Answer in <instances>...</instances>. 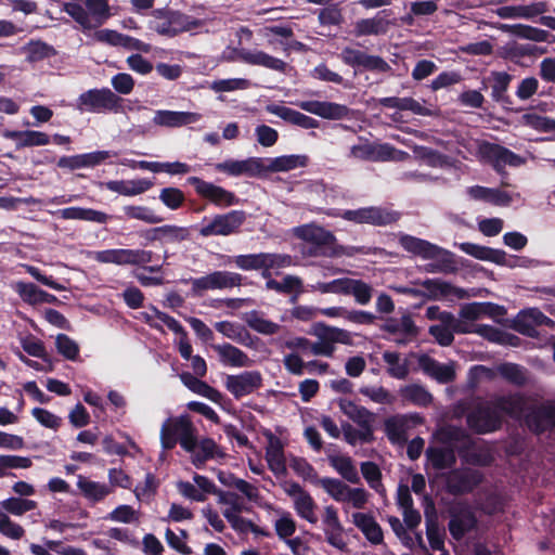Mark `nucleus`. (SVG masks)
<instances>
[{"mask_svg": "<svg viewBox=\"0 0 555 555\" xmlns=\"http://www.w3.org/2000/svg\"><path fill=\"white\" fill-rule=\"evenodd\" d=\"M435 437L447 447H453L454 443L461 442V446L457 447V453L467 463L487 466L492 462V456L487 452H470L475 448V441L462 427L454 425L441 426L436 430Z\"/></svg>", "mask_w": 555, "mask_h": 555, "instance_id": "f257e3e1", "label": "nucleus"}, {"mask_svg": "<svg viewBox=\"0 0 555 555\" xmlns=\"http://www.w3.org/2000/svg\"><path fill=\"white\" fill-rule=\"evenodd\" d=\"M152 15L154 20L151 22V28L158 35L169 38L197 29L204 24L201 20L169 8L155 9Z\"/></svg>", "mask_w": 555, "mask_h": 555, "instance_id": "f03ea898", "label": "nucleus"}, {"mask_svg": "<svg viewBox=\"0 0 555 555\" xmlns=\"http://www.w3.org/2000/svg\"><path fill=\"white\" fill-rule=\"evenodd\" d=\"M124 99L109 88H94L82 92L76 100L75 108L80 113H119Z\"/></svg>", "mask_w": 555, "mask_h": 555, "instance_id": "7ed1b4c3", "label": "nucleus"}, {"mask_svg": "<svg viewBox=\"0 0 555 555\" xmlns=\"http://www.w3.org/2000/svg\"><path fill=\"white\" fill-rule=\"evenodd\" d=\"M346 221L373 227H388L401 219V212L387 206H367L358 209H346L334 215Z\"/></svg>", "mask_w": 555, "mask_h": 555, "instance_id": "20e7f679", "label": "nucleus"}, {"mask_svg": "<svg viewBox=\"0 0 555 555\" xmlns=\"http://www.w3.org/2000/svg\"><path fill=\"white\" fill-rule=\"evenodd\" d=\"M246 220L247 212L244 210L217 214L210 219L204 217L198 234L202 237L235 235L241 233L242 225Z\"/></svg>", "mask_w": 555, "mask_h": 555, "instance_id": "39448f33", "label": "nucleus"}, {"mask_svg": "<svg viewBox=\"0 0 555 555\" xmlns=\"http://www.w3.org/2000/svg\"><path fill=\"white\" fill-rule=\"evenodd\" d=\"M514 76L507 72L492 70L488 76L481 79L480 90H491V99L493 102L500 104L505 111L519 113L521 107L514 106V100L508 94V89Z\"/></svg>", "mask_w": 555, "mask_h": 555, "instance_id": "423d86ee", "label": "nucleus"}, {"mask_svg": "<svg viewBox=\"0 0 555 555\" xmlns=\"http://www.w3.org/2000/svg\"><path fill=\"white\" fill-rule=\"evenodd\" d=\"M94 258L101 263L130 264L144 268L147 263L154 261L155 258H158V256L147 249L115 248L96 251Z\"/></svg>", "mask_w": 555, "mask_h": 555, "instance_id": "0eeeda50", "label": "nucleus"}, {"mask_svg": "<svg viewBox=\"0 0 555 555\" xmlns=\"http://www.w3.org/2000/svg\"><path fill=\"white\" fill-rule=\"evenodd\" d=\"M466 423L468 428L478 435L490 434L502 427V415L495 411L491 401L477 404L467 415Z\"/></svg>", "mask_w": 555, "mask_h": 555, "instance_id": "6e6552de", "label": "nucleus"}, {"mask_svg": "<svg viewBox=\"0 0 555 555\" xmlns=\"http://www.w3.org/2000/svg\"><path fill=\"white\" fill-rule=\"evenodd\" d=\"M188 182L194 186L196 194L219 208H227L238 205L241 199L232 191H229L212 182L205 181L198 177H190Z\"/></svg>", "mask_w": 555, "mask_h": 555, "instance_id": "1a4fd4ad", "label": "nucleus"}, {"mask_svg": "<svg viewBox=\"0 0 555 555\" xmlns=\"http://www.w3.org/2000/svg\"><path fill=\"white\" fill-rule=\"evenodd\" d=\"M483 474L477 469L453 468L446 475V490L451 495L472 493L483 481Z\"/></svg>", "mask_w": 555, "mask_h": 555, "instance_id": "9d476101", "label": "nucleus"}, {"mask_svg": "<svg viewBox=\"0 0 555 555\" xmlns=\"http://www.w3.org/2000/svg\"><path fill=\"white\" fill-rule=\"evenodd\" d=\"M339 59L345 65L373 73H389L391 66L379 55H371L364 51L345 47L339 53Z\"/></svg>", "mask_w": 555, "mask_h": 555, "instance_id": "9b49d317", "label": "nucleus"}, {"mask_svg": "<svg viewBox=\"0 0 555 555\" xmlns=\"http://www.w3.org/2000/svg\"><path fill=\"white\" fill-rule=\"evenodd\" d=\"M400 246L408 253L422 257L423 259L431 260L437 259L441 255L444 256L442 259L443 264H450V257L452 254L442 247L430 243L429 241L410 235V234H401L399 236Z\"/></svg>", "mask_w": 555, "mask_h": 555, "instance_id": "f8f14e48", "label": "nucleus"}, {"mask_svg": "<svg viewBox=\"0 0 555 555\" xmlns=\"http://www.w3.org/2000/svg\"><path fill=\"white\" fill-rule=\"evenodd\" d=\"M553 327L555 322L538 308H528L518 312L512 322V328L521 335L535 338L539 336L538 326Z\"/></svg>", "mask_w": 555, "mask_h": 555, "instance_id": "ddd939ff", "label": "nucleus"}, {"mask_svg": "<svg viewBox=\"0 0 555 555\" xmlns=\"http://www.w3.org/2000/svg\"><path fill=\"white\" fill-rule=\"evenodd\" d=\"M450 521L448 529L451 537L461 541L466 533L474 530L477 526V517L474 511L465 504H459L449 509Z\"/></svg>", "mask_w": 555, "mask_h": 555, "instance_id": "4468645a", "label": "nucleus"}, {"mask_svg": "<svg viewBox=\"0 0 555 555\" xmlns=\"http://www.w3.org/2000/svg\"><path fill=\"white\" fill-rule=\"evenodd\" d=\"M525 424L535 435L555 430V404L532 406L525 415Z\"/></svg>", "mask_w": 555, "mask_h": 555, "instance_id": "2eb2a0df", "label": "nucleus"}, {"mask_svg": "<svg viewBox=\"0 0 555 555\" xmlns=\"http://www.w3.org/2000/svg\"><path fill=\"white\" fill-rule=\"evenodd\" d=\"M215 169L218 172H223L231 177H259L264 173V158L249 157L243 160L227 159L222 163H217Z\"/></svg>", "mask_w": 555, "mask_h": 555, "instance_id": "dca6fc26", "label": "nucleus"}, {"mask_svg": "<svg viewBox=\"0 0 555 555\" xmlns=\"http://www.w3.org/2000/svg\"><path fill=\"white\" fill-rule=\"evenodd\" d=\"M262 386V376L258 371H245L237 375H227L225 388L235 398L241 399Z\"/></svg>", "mask_w": 555, "mask_h": 555, "instance_id": "f3484780", "label": "nucleus"}, {"mask_svg": "<svg viewBox=\"0 0 555 555\" xmlns=\"http://www.w3.org/2000/svg\"><path fill=\"white\" fill-rule=\"evenodd\" d=\"M232 53L236 55V57L229 56L228 60L234 61L238 60L243 63L254 65V66H262L264 68L275 70L279 73H285L287 69V63L281 59L272 56L264 51L261 50H248L245 48L242 49H233Z\"/></svg>", "mask_w": 555, "mask_h": 555, "instance_id": "a211bd4d", "label": "nucleus"}, {"mask_svg": "<svg viewBox=\"0 0 555 555\" xmlns=\"http://www.w3.org/2000/svg\"><path fill=\"white\" fill-rule=\"evenodd\" d=\"M481 153L496 172H501L505 166L518 167L525 163L521 156L495 143H485Z\"/></svg>", "mask_w": 555, "mask_h": 555, "instance_id": "6ab92c4d", "label": "nucleus"}, {"mask_svg": "<svg viewBox=\"0 0 555 555\" xmlns=\"http://www.w3.org/2000/svg\"><path fill=\"white\" fill-rule=\"evenodd\" d=\"M298 106L305 112L331 120L344 119L350 112L349 107L344 104L327 101H301Z\"/></svg>", "mask_w": 555, "mask_h": 555, "instance_id": "aec40b11", "label": "nucleus"}, {"mask_svg": "<svg viewBox=\"0 0 555 555\" xmlns=\"http://www.w3.org/2000/svg\"><path fill=\"white\" fill-rule=\"evenodd\" d=\"M115 154L111 151H94L90 153L77 154L73 156H62L57 160L59 168L76 170L80 168H93Z\"/></svg>", "mask_w": 555, "mask_h": 555, "instance_id": "412c9836", "label": "nucleus"}, {"mask_svg": "<svg viewBox=\"0 0 555 555\" xmlns=\"http://www.w3.org/2000/svg\"><path fill=\"white\" fill-rule=\"evenodd\" d=\"M295 235L304 242L318 245L319 247H343L337 244V238L333 232L320 225H300L296 228Z\"/></svg>", "mask_w": 555, "mask_h": 555, "instance_id": "4be33fe9", "label": "nucleus"}, {"mask_svg": "<svg viewBox=\"0 0 555 555\" xmlns=\"http://www.w3.org/2000/svg\"><path fill=\"white\" fill-rule=\"evenodd\" d=\"M322 521L324 524V534L326 542L330 545L344 551L347 544L343 539L344 527L339 520L337 508L333 505L326 506L324 508Z\"/></svg>", "mask_w": 555, "mask_h": 555, "instance_id": "5701e85b", "label": "nucleus"}, {"mask_svg": "<svg viewBox=\"0 0 555 555\" xmlns=\"http://www.w3.org/2000/svg\"><path fill=\"white\" fill-rule=\"evenodd\" d=\"M396 151L397 150L388 143L374 145L366 142L351 146L350 156L361 160L387 162L393 158Z\"/></svg>", "mask_w": 555, "mask_h": 555, "instance_id": "b1692460", "label": "nucleus"}, {"mask_svg": "<svg viewBox=\"0 0 555 555\" xmlns=\"http://www.w3.org/2000/svg\"><path fill=\"white\" fill-rule=\"evenodd\" d=\"M421 285L426 289L424 297L433 300L448 296H455L459 299H464L468 296L464 288L456 287L451 283L439 279H426L421 283Z\"/></svg>", "mask_w": 555, "mask_h": 555, "instance_id": "393cba45", "label": "nucleus"}, {"mask_svg": "<svg viewBox=\"0 0 555 555\" xmlns=\"http://www.w3.org/2000/svg\"><path fill=\"white\" fill-rule=\"evenodd\" d=\"M391 14V10H382L372 18H362L354 24V34L357 37L384 35L389 28L387 16Z\"/></svg>", "mask_w": 555, "mask_h": 555, "instance_id": "a878e982", "label": "nucleus"}, {"mask_svg": "<svg viewBox=\"0 0 555 555\" xmlns=\"http://www.w3.org/2000/svg\"><path fill=\"white\" fill-rule=\"evenodd\" d=\"M267 111L284 121L302 129H314L319 127V120L284 105L271 104L267 106Z\"/></svg>", "mask_w": 555, "mask_h": 555, "instance_id": "bb28decb", "label": "nucleus"}, {"mask_svg": "<svg viewBox=\"0 0 555 555\" xmlns=\"http://www.w3.org/2000/svg\"><path fill=\"white\" fill-rule=\"evenodd\" d=\"M156 318L162 321L170 331H172L175 334L179 335V352L180 356L184 360H190L192 356V345L188 337V332L185 328L181 325V323L176 320L173 317L158 310L157 308L153 307Z\"/></svg>", "mask_w": 555, "mask_h": 555, "instance_id": "cd10ccee", "label": "nucleus"}, {"mask_svg": "<svg viewBox=\"0 0 555 555\" xmlns=\"http://www.w3.org/2000/svg\"><path fill=\"white\" fill-rule=\"evenodd\" d=\"M3 137L15 141L16 150L42 146L50 143L49 134L37 130H5Z\"/></svg>", "mask_w": 555, "mask_h": 555, "instance_id": "c85d7f7f", "label": "nucleus"}, {"mask_svg": "<svg viewBox=\"0 0 555 555\" xmlns=\"http://www.w3.org/2000/svg\"><path fill=\"white\" fill-rule=\"evenodd\" d=\"M491 405L500 414L504 413L511 417H520L526 409V400L520 393L503 395L493 398Z\"/></svg>", "mask_w": 555, "mask_h": 555, "instance_id": "c756f323", "label": "nucleus"}, {"mask_svg": "<svg viewBox=\"0 0 555 555\" xmlns=\"http://www.w3.org/2000/svg\"><path fill=\"white\" fill-rule=\"evenodd\" d=\"M418 365L424 373L434 377L439 383H451L455 378V372L451 366L438 362L428 354H422L418 358Z\"/></svg>", "mask_w": 555, "mask_h": 555, "instance_id": "7c9ffc66", "label": "nucleus"}, {"mask_svg": "<svg viewBox=\"0 0 555 555\" xmlns=\"http://www.w3.org/2000/svg\"><path fill=\"white\" fill-rule=\"evenodd\" d=\"M354 526L361 530L372 544H380L384 541L382 527L371 514L357 512L352 515Z\"/></svg>", "mask_w": 555, "mask_h": 555, "instance_id": "2f4dec72", "label": "nucleus"}, {"mask_svg": "<svg viewBox=\"0 0 555 555\" xmlns=\"http://www.w3.org/2000/svg\"><path fill=\"white\" fill-rule=\"evenodd\" d=\"M340 411L360 428H373L374 414L366 408L356 404L348 399H339Z\"/></svg>", "mask_w": 555, "mask_h": 555, "instance_id": "473e14b6", "label": "nucleus"}, {"mask_svg": "<svg viewBox=\"0 0 555 555\" xmlns=\"http://www.w3.org/2000/svg\"><path fill=\"white\" fill-rule=\"evenodd\" d=\"M266 460L269 469L276 476L286 473V461L284 456V447L282 441L270 435L269 444L266 449Z\"/></svg>", "mask_w": 555, "mask_h": 555, "instance_id": "72a5a7b5", "label": "nucleus"}, {"mask_svg": "<svg viewBox=\"0 0 555 555\" xmlns=\"http://www.w3.org/2000/svg\"><path fill=\"white\" fill-rule=\"evenodd\" d=\"M308 163L309 157L307 155H283L267 158L264 159V173L289 171L298 167H306Z\"/></svg>", "mask_w": 555, "mask_h": 555, "instance_id": "f704fd0d", "label": "nucleus"}, {"mask_svg": "<svg viewBox=\"0 0 555 555\" xmlns=\"http://www.w3.org/2000/svg\"><path fill=\"white\" fill-rule=\"evenodd\" d=\"M107 190L125 196H135L149 191L153 182L149 179L112 180L105 183Z\"/></svg>", "mask_w": 555, "mask_h": 555, "instance_id": "c9c22d12", "label": "nucleus"}, {"mask_svg": "<svg viewBox=\"0 0 555 555\" xmlns=\"http://www.w3.org/2000/svg\"><path fill=\"white\" fill-rule=\"evenodd\" d=\"M215 328L223 336L246 347H253L255 340L258 339L257 337H254L243 325L230 321L217 322L215 323Z\"/></svg>", "mask_w": 555, "mask_h": 555, "instance_id": "e433bc0d", "label": "nucleus"}, {"mask_svg": "<svg viewBox=\"0 0 555 555\" xmlns=\"http://www.w3.org/2000/svg\"><path fill=\"white\" fill-rule=\"evenodd\" d=\"M215 351H217L220 361L224 365L234 367H244L250 365V359L240 348L225 343L222 345H212Z\"/></svg>", "mask_w": 555, "mask_h": 555, "instance_id": "4c0bfd02", "label": "nucleus"}, {"mask_svg": "<svg viewBox=\"0 0 555 555\" xmlns=\"http://www.w3.org/2000/svg\"><path fill=\"white\" fill-rule=\"evenodd\" d=\"M180 378L183 385L194 393L203 396L215 403H219L221 401L222 393L218 389L211 387L206 382L201 380L190 372L181 373Z\"/></svg>", "mask_w": 555, "mask_h": 555, "instance_id": "58836bf2", "label": "nucleus"}, {"mask_svg": "<svg viewBox=\"0 0 555 555\" xmlns=\"http://www.w3.org/2000/svg\"><path fill=\"white\" fill-rule=\"evenodd\" d=\"M266 288L270 291H275L279 294L284 295H293L292 301H296L297 297L304 293V283L299 276L296 275H285L281 282L269 279L266 282Z\"/></svg>", "mask_w": 555, "mask_h": 555, "instance_id": "ea45409f", "label": "nucleus"}, {"mask_svg": "<svg viewBox=\"0 0 555 555\" xmlns=\"http://www.w3.org/2000/svg\"><path fill=\"white\" fill-rule=\"evenodd\" d=\"M343 295H352L356 302L365 306L373 297V287L362 280L344 278Z\"/></svg>", "mask_w": 555, "mask_h": 555, "instance_id": "a19ab883", "label": "nucleus"}, {"mask_svg": "<svg viewBox=\"0 0 555 555\" xmlns=\"http://www.w3.org/2000/svg\"><path fill=\"white\" fill-rule=\"evenodd\" d=\"M426 456L433 467L438 470L451 468L456 463L454 447H429Z\"/></svg>", "mask_w": 555, "mask_h": 555, "instance_id": "79ce46f5", "label": "nucleus"}, {"mask_svg": "<svg viewBox=\"0 0 555 555\" xmlns=\"http://www.w3.org/2000/svg\"><path fill=\"white\" fill-rule=\"evenodd\" d=\"M153 121L165 127H180L195 121V114L190 112L157 111Z\"/></svg>", "mask_w": 555, "mask_h": 555, "instance_id": "37998d69", "label": "nucleus"}, {"mask_svg": "<svg viewBox=\"0 0 555 555\" xmlns=\"http://www.w3.org/2000/svg\"><path fill=\"white\" fill-rule=\"evenodd\" d=\"M547 11V4L545 2H537L528 5L518 7H503L499 10L501 17H524L533 18Z\"/></svg>", "mask_w": 555, "mask_h": 555, "instance_id": "c03bdc74", "label": "nucleus"}, {"mask_svg": "<svg viewBox=\"0 0 555 555\" xmlns=\"http://www.w3.org/2000/svg\"><path fill=\"white\" fill-rule=\"evenodd\" d=\"M331 466L347 481L359 483L360 477L351 457L344 455L328 456Z\"/></svg>", "mask_w": 555, "mask_h": 555, "instance_id": "a18cd8bd", "label": "nucleus"}, {"mask_svg": "<svg viewBox=\"0 0 555 555\" xmlns=\"http://www.w3.org/2000/svg\"><path fill=\"white\" fill-rule=\"evenodd\" d=\"M77 486L83 496L93 502H100L111 493V488L107 485L89 480L82 476H79Z\"/></svg>", "mask_w": 555, "mask_h": 555, "instance_id": "49530a36", "label": "nucleus"}, {"mask_svg": "<svg viewBox=\"0 0 555 555\" xmlns=\"http://www.w3.org/2000/svg\"><path fill=\"white\" fill-rule=\"evenodd\" d=\"M198 451L194 454L193 464L201 467L206 461L215 457H224V452L219 449L216 441L211 438L202 439L198 444Z\"/></svg>", "mask_w": 555, "mask_h": 555, "instance_id": "de8ad7c7", "label": "nucleus"}, {"mask_svg": "<svg viewBox=\"0 0 555 555\" xmlns=\"http://www.w3.org/2000/svg\"><path fill=\"white\" fill-rule=\"evenodd\" d=\"M138 167L152 172H167L169 175H185L191 170L190 165L181 162L159 163L141 160L138 163Z\"/></svg>", "mask_w": 555, "mask_h": 555, "instance_id": "09e8293b", "label": "nucleus"}, {"mask_svg": "<svg viewBox=\"0 0 555 555\" xmlns=\"http://www.w3.org/2000/svg\"><path fill=\"white\" fill-rule=\"evenodd\" d=\"M26 60L29 63H36L56 54L55 49L41 40H30L24 48Z\"/></svg>", "mask_w": 555, "mask_h": 555, "instance_id": "8fccbe9b", "label": "nucleus"}, {"mask_svg": "<svg viewBox=\"0 0 555 555\" xmlns=\"http://www.w3.org/2000/svg\"><path fill=\"white\" fill-rule=\"evenodd\" d=\"M122 210L128 219L140 220L149 224L160 223L165 220L147 206L127 205L122 207Z\"/></svg>", "mask_w": 555, "mask_h": 555, "instance_id": "3c124183", "label": "nucleus"}, {"mask_svg": "<svg viewBox=\"0 0 555 555\" xmlns=\"http://www.w3.org/2000/svg\"><path fill=\"white\" fill-rule=\"evenodd\" d=\"M0 506L5 511L4 513L14 516H22L27 512L34 511L38 507V503L34 500L11 496L0 502Z\"/></svg>", "mask_w": 555, "mask_h": 555, "instance_id": "603ef678", "label": "nucleus"}, {"mask_svg": "<svg viewBox=\"0 0 555 555\" xmlns=\"http://www.w3.org/2000/svg\"><path fill=\"white\" fill-rule=\"evenodd\" d=\"M508 30L512 35L518 38L528 39L534 42L550 41L548 38L552 36L547 30L524 24L508 26Z\"/></svg>", "mask_w": 555, "mask_h": 555, "instance_id": "864d4df0", "label": "nucleus"}, {"mask_svg": "<svg viewBox=\"0 0 555 555\" xmlns=\"http://www.w3.org/2000/svg\"><path fill=\"white\" fill-rule=\"evenodd\" d=\"M294 507L296 513L302 519H306L310 524L318 522V516L315 515L317 504L313 498L307 492L302 493L301 496H297L294 500Z\"/></svg>", "mask_w": 555, "mask_h": 555, "instance_id": "5fc2aeb1", "label": "nucleus"}, {"mask_svg": "<svg viewBox=\"0 0 555 555\" xmlns=\"http://www.w3.org/2000/svg\"><path fill=\"white\" fill-rule=\"evenodd\" d=\"M401 396L404 400L418 406H427L433 401V396L421 385H408L401 389Z\"/></svg>", "mask_w": 555, "mask_h": 555, "instance_id": "6e6d98bb", "label": "nucleus"}, {"mask_svg": "<svg viewBox=\"0 0 555 555\" xmlns=\"http://www.w3.org/2000/svg\"><path fill=\"white\" fill-rule=\"evenodd\" d=\"M190 228L188 227H180L177 224H164L162 225L160 244H179L190 240Z\"/></svg>", "mask_w": 555, "mask_h": 555, "instance_id": "4d7b16f0", "label": "nucleus"}, {"mask_svg": "<svg viewBox=\"0 0 555 555\" xmlns=\"http://www.w3.org/2000/svg\"><path fill=\"white\" fill-rule=\"evenodd\" d=\"M317 485H320L328 495H331L337 502L347 501V493L349 487L341 480L331 477H324L317 479Z\"/></svg>", "mask_w": 555, "mask_h": 555, "instance_id": "13d9d810", "label": "nucleus"}, {"mask_svg": "<svg viewBox=\"0 0 555 555\" xmlns=\"http://www.w3.org/2000/svg\"><path fill=\"white\" fill-rule=\"evenodd\" d=\"M293 262L292 256L286 254H271L263 253V271H261V276L269 281L271 278V269H282L289 267Z\"/></svg>", "mask_w": 555, "mask_h": 555, "instance_id": "bf43d9fd", "label": "nucleus"}, {"mask_svg": "<svg viewBox=\"0 0 555 555\" xmlns=\"http://www.w3.org/2000/svg\"><path fill=\"white\" fill-rule=\"evenodd\" d=\"M245 321L250 328L263 335H273L279 331V325L276 323L263 319L256 310L247 313Z\"/></svg>", "mask_w": 555, "mask_h": 555, "instance_id": "052dcab7", "label": "nucleus"}, {"mask_svg": "<svg viewBox=\"0 0 555 555\" xmlns=\"http://www.w3.org/2000/svg\"><path fill=\"white\" fill-rule=\"evenodd\" d=\"M62 11L66 12L83 29H91L96 26L91 23L90 13L80 3L64 2Z\"/></svg>", "mask_w": 555, "mask_h": 555, "instance_id": "680f3d73", "label": "nucleus"}, {"mask_svg": "<svg viewBox=\"0 0 555 555\" xmlns=\"http://www.w3.org/2000/svg\"><path fill=\"white\" fill-rule=\"evenodd\" d=\"M341 429L345 440L351 446H356L358 440L363 443H371L374 440V428L356 429L349 423H344Z\"/></svg>", "mask_w": 555, "mask_h": 555, "instance_id": "e2e57ef3", "label": "nucleus"}, {"mask_svg": "<svg viewBox=\"0 0 555 555\" xmlns=\"http://www.w3.org/2000/svg\"><path fill=\"white\" fill-rule=\"evenodd\" d=\"M158 198L170 210H178L183 207L185 203L183 191L175 186L162 189Z\"/></svg>", "mask_w": 555, "mask_h": 555, "instance_id": "0e129e2a", "label": "nucleus"}, {"mask_svg": "<svg viewBox=\"0 0 555 555\" xmlns=\"http://www.w3.org/2000/svg\"><path fill=\"white\" fill-rule=\"evenodd\" d=\"M55 347L66 360L76 361L79 358L78 344L66 334H59L55 338Z\"/></svg>", "mask_w": 555, "mask_h": 555, "instance_id": "69168bd1", "label": "nucleus"}, {"mask_svg": "<svg viewBox=\"0 0 555 555\" xmlns=\"http://www.w3.org/2000/svg\"><path fill=\"white\" fill-rule=\"evenodd\" d=\"M178 429L180 430L179 443L186 452H194L197 448L198 441L195 436V427L193 423L188 420V422H180L178 425Z\"/></svg>", "mask_w": 555, "mask_h": 555, "instance_id": "338daca9", "label": "nucleus"}, {"mask_svg": "<svg viewBox=\"0 0 555 555\" xmlns=\"http://www.w3.org/2000/svg\"><path fill=\"white\" fill-rule=\"evenodd\" d=\"M383 359L389 365L388 374L391 377L404 379L409 375L408 363L405 361L400 363L398 352L386 351L383 353Z\"/></svg>", "mask_w": 555, "mask_h": 555, "instance_id": "774afa93", "label": "nucleus"}]
</instances>
